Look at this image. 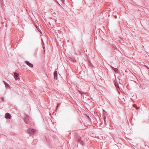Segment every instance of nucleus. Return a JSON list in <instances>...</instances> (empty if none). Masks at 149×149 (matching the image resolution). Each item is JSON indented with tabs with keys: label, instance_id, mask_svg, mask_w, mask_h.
Here are the masks:
<instances>
[{
	"label": "nucleus",
	"instance_id": "f257e3e1",
	"mask_svg": "<svg viewBox=\"0 0 149 149\" xmlns=\"http://www.w3.org/2000/svg\"><path fill=\"white\" fill-rule=\"evenodd\" d=\"M75 136L76 138L77 139L78 142L80 143L82 145H83L84 144V142L83 141L81 140V138H79V136L77 134H75Z\"/></svg>",
	"mask_w": 149,
	"mask_h": 149
},
{
	"label": "nucleus",
	"instance_id": "f03ea898",
	"mask_svg": "<svg viewBox=\"0 0 149 149\" xmlns=\"http://www.w3.org/2000/svg\"><path fill=\"white\" fill-rule=\"evenodd\" d=\"M35 132V130L34 129L29 128L27 130V132L29 134H33Z\"/></svg>",
	"mask_w": 149,
	"mask_h": 149
},
{
	"label": "nucleus",
	"instance_id": "7ed1b4c3",
	"mask_svg": "<svg viewBox=\"0 0 149 149\" xmlns=\"http://www.w3.org/2000/svg\"><path fill=\"white\" fill-rule=\"evenodd\" d=\"M24 121H30L32 118L27 115H26L24 117Z\"/></svg>",
	"mask_w": 149,
	"mask_h": 149
},
{
	"label": "nucleus",
	"instance_id": "20e7f679",
	"mask_svg": "<svg viewBox=\"0 0 149 149\" xmlns=\"http://www.w3.org/2000/svg\"><path fill=\"white\" fill-rule=\"evenodd\" d=\"M19 74L18 73H17L16 72H14V77L16 80L19 79Z\"/></svg>",
	"mask_w": 149,
	"mask_h": 149
},
{
	"label": "nucleus",
	"instance_id": "39448f33",
	"mask_svg": "<svg viewBox=\"0 0 149 149\" xmlns=\"http://www.w3.org/2000/svg\"><path fill=\"white\" fill-rule=\"evenodd\" d=\"M11 117V115L9 113H7L5 114V118L6 119H10Z\"/></svg>",
	"mask_w": 149,
	"mask_h": 149
},
{
	"label": "nucleus",
	"instance_id": "423d86ee",
	"mask_svg": "<svg viewBox=\"0 0 149 149\" xmlns=\"http://www.w3.org/2000/svg\"><path fill=\"white\" fill-rule=\"evenodd\" d=\"M25 63L31 68L33 67V65L32 64L30 63L29 61H25Z\"/></svg>",
	"mask_w": 149,
	"mask_h": 149
},
{
	"label": "nucleus",
	"instance_id": "0eeeda50",
	"mask_svg": "<svg viewBox=\"0 0 149 149\" xmlns=\"http://www.w3.org/2000/svg\"><path fill=\"white\" fill-rule=\"evenodd\" d=\"M54 79L55 80L57 79V72L56 71H55L54 73Z\"/></svg>",
	"mask_w": 149,
	"mask_h": 149
},
{
	"label": "nucleus",
	"instance_id": "6e6552de",
	"mask_svg": "<svg viewBox=\"0 0 149 149\" xmlns=\"http://www.w3.org/2000/svg\"><path fill=\"white\" fill-rule=\"evenodd\" d=\"M95 123H94V124H95V125L97 127H100L101 125L102 124L101 123V122H95Z\"/></svg>",
	"mask_w": 149,
	"mask_h": 149
},
{
	"label": "nucleus",
	"instance_id": "1a4fd4ad",
	"mask_svg": "<svg viewBox=\"0 0 149 149\" xmlns=\"http://www.w3.org/2000/svg\"><path fill=\"white\" fill-rule=\"evenodd\" d=\"M111 67L116 73H118V70L117 68H115L112 66H111Z\"/></svg>",
	"mask_w": 149,
	"mask_h": 149
},
{
	"label": "nucleus",
	"instance_id": "9d476101",
	"mask_svg": "<svg viewBox=\"0 0 149 149\" xmlns=\"http://www.w3.org/2000/svg\"><path fill=\"white\" fill-rule=\"evenodd\" d=\"M70 59L72 61L74 62H76V60L74 57L72 56L71 57H70Z\"/></svg>",
	"mask_w": 149,
	"mask_h": 149
},
{
	"label": "nucleus",
	"instance_id": "9b49d317",
	"mask_svg": "<svg viewBox=\"0 0 149 149\" xmlns=\"http://www.w3.org/2000/svg\"><path fill=\"white\" fill-rule=\"evenodd\" d=\"M114 85H115V86H116V87L117 88H119V86L118 85V83L116 81H114Z\"/></svg>",
	"mask_w": 149,
	"mask_h": 149
},
{
	"label": "nucleus",
	"instance_id": "f8f14e48",
	"mask_svg": "<svg viewBox=\"0 0 149 149\" xmlns=\"http://www.w3.org/2000/svg\"><path fill=\"white\" fill-rule=\"evenodd\" d=\"M113 48L115 49H116V51H117V52L118 53H119L120 52V51L117 48L116 46L114 45H113Z\"/></svg>",
	"mask_w": 149,
	"mask_h": 149
},
{
	"label": "nucleus",
	"instance_id": "ddd939ff",
	"mask_svg": "<svg viewBox=\"0 0 149 149\" xmlns=\"http://www.w3.org/2000/svg\"><path fill=\"white\" fill-rule=\"evenodd\" d=\"M89 64L90 67H91V68H94V66L92 64V63H91V62L90 61H89Z\"/></svg>",
	"mask_w": 149,
	"mask_h": 149
},
{
	"label": "nucleus",
	"instance_id": "4468645a",
	"mask_svg": "<svg viewBox=\"0 0 149 149\" xmlns=\"http://www.w3.org/2000/svg\"><path fill=\"white\" fill-rule=\"evenodd\" d=\"M3 82L6 88L9 87V85L7 83L4 81H3Z\"/></svg>",
	"mask_w": 149,
	"mask_h": 149
},
{
	"label": "nucleus",
	"instance_id": "2eb2a0df",
	"mask_svg": "<svg viewBox=\"0 0 149 149\" xmlns=\"http://www.w3.org/2000/svg\"><path fill=\"white\" fill-rule=\"evenodd\" d=\"M133 105L137 110H138L140 108L139 107H137V105L135 104H134Z\"/></svg>",
	"mask_w": 149,
	"mask_h": 149
},
{
	"label": "nucleus",
	"instance_id": "dca6fc26",
	"mask_svg": "<svg viewBox=\"0 0 149 149\" xmlns=\"http://www.w3.org/2000/svg\"><path fill=\"white\" fill-rule=\"evenodd\" d=\"M106 114H105V113H103V119L104 121H106Z\"/></svg>",
	"mask_w": 149,
	"mask_h": 149
},
{
	"label": "nucleus",
	"instance_id": "f3484780",
	"mask_svg": "<svg viewBox=\"0 0 149 149\" xmlns=\"http://www.w3.org/2000/svg\"><path fill=\"white\" fill-rule=\"evenodd\" d=\"M117 53H118L117 52V51H116V49H114V51L113 52V55H115V56H117L116 55Z\"/></svg>",
	"mask_w": 149,
	"mask_h": 149
},
{
	"label": "nucleus",
	"instance_id": "a211bd4d",
	"mask_svg": "<svg viewBox=\"0 0 149 149\" xmlns=\"http://www.w3.org/2000/svg\"><path fill=\"white\" fill-rule=\"evenodd\" d=\"M1 102H3L4 101V98L3 97H1Z\"/></svg>",
	"mask_w": 149,
	"mask_h": 149
},
{
	"label": "nucleus",
	"instance_id": "6ab92c4d",
	"mask_svg": "<svg viewBox=\"0 0 149 149\" xmlns=\"http://www.w3.org/2000/svg\"><path fill=\"white\" fill-rule=\"evenodd\" d=\"M79 91V93L81 94V95H82V94H84V93H82V92L81 91Z\"/></svg>",
	"mask_w": 149,
	"mask_h": 149
},
{
	"label": "nucleus",
	"instance_id": "aec40b11",
	"mask_svg": "<svg viewBox=\"0 0 149 149\" xmlns=\"http://www.w3.org/2000/svg\"><path fill=\"white\" fill-rule=\"evenodd\" d=\"M86 117L89 120H91V119H90V117H89V116H88L87 115H86Z\"/></svg>",
	"mask_w": 149,
	"mask_h": 149
},
{
	"label": "nucleus",
	"instance_id": "412c9836",
	"mask_svg": "<svg viewBox=\"0 0 149 149\" xmlns=\"http://www.w3.org/2000/svg\"><path fill=\"white\" fill-rule=\"evenodd\" d=\"M60 104L58 103L57 104V105L56 107V110H57V108L58 107L59 105Z\"/></svg>",
	"mask_w": 149,
	"mask_h": 149
},
{
	"label": "nucleus",
	"instance_id": "4be33fe9",
	"mask_svg": "<svg viewBox=\"0 0 149 149\" xmlns=\"http://www.w3.org/2000/svg\"><path fill=\"white\" fill-rule=\"evenodd\" d=\"M43 49H44V52H45V47L43 46Z\"/></svg>",
	"mask_w": 149,
	"mask_h": 149
},
{
	"label": "nucleus",
	"instance_id": "5701e85b",
	"mask_svg": "<svg viewBox=\"0 0 149 149\" xmlns=\"http://www.w3.org/2000/svg\"><path fill=\"white\" fill-rule=\"evenodd\" d=\"M106 121L104 122V124H105V125H106Z\"/></svg>",
	"mask_w": 149,
	"mask_h": 149
},
{
	"label": "nucleus",
	"instance_id": "b1692460",
	"mask_svg": "<svg viewBox=\"0 0 149 149\" xmlns=\"http://www.w3.org/2000/svg\"><path fill=\"white\" fill-rule=\"evenodd\" d=\"M103 111L104 112H106L105 111H104V110H103Z\"/></svg>",
	"mask_w": 149,
	"mask_h": 149
}]
</instances>
